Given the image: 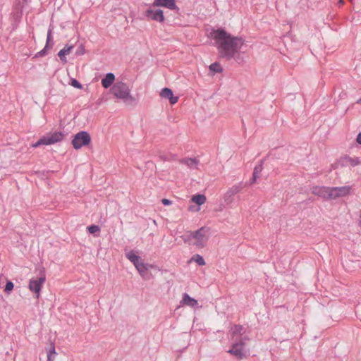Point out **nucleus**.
Returning <instances> with one entry per match:
<instances>
[{
  "mask_svg": "<svg viewBox=\"0 0 361 361\" xmlns=\"http://www.w3.org/2000/svg\"><path fill=\"white\" fill-rule=\"evenodd\" d=\"M360 161L358 157H350L349 156H345L341 158L339 160V164L342 166H355L358 164H360Z\"/></svg>",
  "mask_w": 361,
  "mask_h": 361,
  "instance_id": "obj_14",
  "label": "nucleus"
},
{
  "mask_svg": "<svg viewBox=\"0 0 361 361\" xmlns=\"http://www.w3.org/2000/svg\"><path fill=\"white\" fill-rule=\"evenodd\" d=\"M71 84L73 87H74L77 89L82 88V85L76 79H72Z\"/></svg>",
  "mask_w": 361,
  "mask_h": 361,
  "instance_id": "obj_32",
  "label": "nucleus"
},
{
  "mask_svg": "<svg viewBox=\"0 0 361 361\" xmlns=\"http://www.w3.org/2000/svg\"><path fill=\"white\" fill-rule=\"evenodd\" d=\"M46 277L44 271H41L40 276L37 279H31L29 283V289L36 294V298H39L42 284L45 282Z\"/></svg>",
  "mask_w": 361,
  "mask_h": 361,
  "instance_id": "obj_7",
  "label": "nucleus"
},
{
  "mask_svg": "<svg viewBox=\"0 0 361 361\" xmlns=\"http://www.w3.org/2000/svg\"><path fill=\"white\" fill-rule=\"evenodd\" d=\"M243 330V326L239 324L234 325L232 329V339H233L236 336H241Z\"/></svg>",
  "mask_w": 361,
  "mask_h": 361,
  "instance_id": "obj_21",
  "label": "nucleus"
},
{
  "mask_svg": "<svg viewBox=\"0 0 361 361\" xmlns=\"http://www.w3.org/2000/svg\"><path fill=\"white\" fill-rule=\"evenodd\" d=\"M262 164H263V160H261L260 164L257 165L254 168V171H253L254 174L259 176V174L261 173V171H262V169H263Z\"/></svg>",
  "mask_w": 361,
  "mask_h": 361,
  "instance_id": "obj_29",
  "label": "nucleus"
},
{
  "mask_svg": "<svg viewBox=\"0 0 361 361\" xmlns=\"http://www.w3.org/2000/svg\"><path fill=\"white\" fill-rule=\"evenodd\" d=\"M173 94V91L168 87L163 88L160 92V96L165 99H169Z\"/></svg>",
  "mask_w": 361,
  "mask_h": 361,
  "instance_id": "obj_22",
  "label": "nucleus"
},
{
  "mask_svg": "<svg viewBox=\"0 0 361 361\" xmlns=\"http://www.w3.org/2000/svg\"><path fill=\"white\" fill-rule=\"evenodd\" d=\"M180 163L187 165L190 169H197L200 163L199 160L196 158H183L180 159Z\"/></svg>",
  "mask_w": 361,
  "mask_h": 361,
  "instance_id": "obj_17",
  "label": "nucleus"
},
{
  "mask_svg": "<svg viewBox=\"0 0 361 361\" xmlns=\"http://www.w3.org/2000/svg\"><path fill=\"white\" fill-rule=\"evenodd\" d=\"M88 231L91 234H94L97 232H99L100 231V228L97 225H91L87 227Z\"/></svg>",
  "mask_w": 361,
  "mask_h": 361,
  "instance_id": "obj_28",
  "label": "nucleus"
},
{
  "mask_svg": "<svg viewBox=\"0 0 361 361\" xmlns=\"http://www.w3.org/2000/svg\"><path fill=\"white\" fill-rule=\"evenodd\" d=\"M259 178V176L258 175H256V174H252V180L251 181V184L254 183L256 180Z\"/></svg>",
  "mask_w": 361,
  "mask_h": 361,
  "instance_id": "obj_35",
  "label": "nucleus"
},
{
  "mask_svg": "<svg viewBox=\"0 0 361 361\" xmlns=\"http://www.w3.org/2000/svg\"><path fill=\"white\" fill-rule=\"evenodd\" d=\"M351 187L349 185L342 187H331V199L334 200L338 197H345L350 194Z\"/></svg>",
  "mask_w": 361,
  "mask_h": 361,
  "instance_id": "obj_9",
  "label": "nucleus"
},
{
  "mask_svg": "<svg viewBox=\"0 0 361 361\" xmlns=\"http://www.w3.org/2000/svg\"><path fill=\"white\" fill-rule=\"evenodd\" d=\"M174 158H175V156L173 154H170V155L160 154L159 155V159L164 161H170L171 159H174Z\"/></svg>",
  "mask_w": 361,
  "mask_h": 361,
  "instance_id": "obj_30",
  "label": "nucleus"
},
{
  "mask_svg": "<svg viewBox=\"0 0 361 361\" xmlns=\"http://www.w3.org/2000/svg\"><path fill=\"white\" fill-rule=\"evenodd\" d=\"M171 104H175L178 102V97H174L173 94L169 99Z\"/></svg>",
  "mask_w": 361,
  "mask_h": 361,
  "instance_id": "obj_33",
  "label": "nucleus"
},
{
  "mask_svg": "<svg viewBox=\"0 0 361 361\" xmlns=\"http://www.w3.org/2000/svg\"><path fill=\"white\" fill-rule=\"evenodd\" d=\"M73 47V46L66 45L63 49L59 51V52L58 53V56H59L61 61L66 62L65 56L71 52Z\"/></svg>",
  "mask_w": 361,
  "mask_h": 361,
  "instance_id": "obj_19",
  "label": "nucleus"
},
{
  "mask_svg": "<svg viewBox=\"0 0 361 361\" xmlns=\"http://www.w3.org/2000/svg\"><path fill=\"white\" fill-rule=\"evenodd\" d=\"M214 38L218 44L219 56L227 61L234 59L238 63L244 62L243 56L240 52L244 44L242 37H233L227 33L224 29L214 31Z\"/></svg>",
  "mask_w": 361,
  "mask_h": 361,
  "instance_id": "obj_1",
  "label": "nucleus"
},
{
  "mask_svg": "<svg viewBox=\"0 0 361 361\" xmlns=\"http://www.w3.org/2000/svg\"><path fill=\"white\" fill-rule=\"evenodd\" d=\"M209 70L214 73H221L223 71L222 68L221 67L220 64L218 62L212 63L209 66Z\"/></svg>",
  "mask_w": 361,
  "mask_h": 361,
  "instance_id": "obj_25",
  "label": "nucleus"
},
{
  "mask_svg": "<svg viewBox=\"0 0 361 361\" xmlns=\"http://www.w3.org/2000/svg\"><path fill=\"white\" fill-rule=\"evenodd\" d=\"M244 185L242 183H238V185H235L232 186L231 188L228 190V191L224 195V202L226 204H229L233 202V197L240 192V190L243 188Z\"/></svg>",
  "mask_w": 361,
  "mask_h": 361,
  "instance_id": "obj_10",
  "label": "nucleus"
},
{
  "mask_svg": "<svg viewBox=\"0 0 361 361\" xmlns=\"http://www.w3.org/2000/svg\"><path fill=\"white\" fill-rule=\"evenodd\" d=\"M135 268L141 276L144 277L145 276L147 270L142 261Z\"/></svg>",
  "mask_w": 361,
  "mask_h": 361,
  "instance_id": "obj_24",
  "label": "nucleus"
},
{
  "mask_svg": "<svg viewBox=\"0 0 361 361\" xmlns=\"http://www.w3.org/2000/svg\"><path fill=\"white\" fill-rule=\"evenodd\" d=\"M51 34H52V30L51 28H49L47 32L46 45L42 50H41L40 51H39L36 54L35 57L44 56L47 54V50L52 48L54 44H53V42H51V40H52Z\"/></svg>",
  "mask_w": 361,
  "mask_h": 361,
  "instance_id": "obj_13",
  "label": "nucleus"
},
{
  "mask_svg": "<svg viewBox=\"0 0 361 361\" xmlns=\"http://www.w3.org/2000/svg\"><path fill=\"white\" fill-rule=\"evenodd\" d=\"M115 80V75L112 73H107L104 78L102 79V85L105 88L107 89L111 87Z\"/></svg>",
  "mask_w": 361,
  "mask_h": 361,
  "instance_id": "obj_16",
  "label": "nucleus"
},
{
  "mask_svg": "<svg viewBox=\"0 0 361 361\" xmlns=\"http://www.w3.org/2000/svg\"><path fill=\"white\" fill-rule=\"evenodd\" d=\"M126 256L136 267L142 260L140 257L137 255L133 250H130L126 253Z\"/></svg>",
  "mask_w": 361,
  "mask_h": 361,
  "instance_id": "obj_18",
  "label": "nucleus"
},
{
  "mask_svg": "<svg viewBox=\"0 0 361 361\" xmlns=\"http://www.w3.org/2000/svg\"><path fill=\"white\" fill-rule=\"evenodd\" d=\"M91 142V137L86 131L78 133L72 140V145L75 149H79L82 147L88 145Z\"/></svg>",
  "mask_w": 361,
  "mask_h": 361,
  "instance_id": "obj_6",
  "label": "nucleus"
},
{
  "mask_svg": "<svg viewBox=\"0 0 361 361\" xmlns=\"http://www.w3.org/2000/svg\"><path fill=\"white\" fill-rule=\"evenodd\" d=\"M152 7H165L171 10L178 9L175 0H154L151 4Z\"/></svg>",
  "mask_w": 361,
  "mask_h": 361,
  "instance_id": "obj_12",
  "label": "nucleus"
},
{
  "mask_svg": "<svg viewBox=\"0 0 361 361\" xmlns=\"http://www.w3.org/2000/svg\"><path fill=\"white\" fill-rule=\"evenodd\" d=\"M85 53V47L83 44H80V46L78 47L76 51H75V55L77 56H81V55H83Z\"/></svg>",
  "mask_w": 361,
  "mask_h": 361,
  "instance_id": "obj_31",
  "label": "nucleus"
},
{
  "mask_svg": "<svg viewBox=\"0 0 361 361\" xmlns=\"http://www.w3.org/2000/svg\"><path fill=\"white\" fill-rule=\"evenodd\" d=\"M209 230L210 228L209 227L202 226L195 231L190 232L189 238L196 240L194 243L195 245L199 247H203L207 240L206 235L209 233Z\"/></svg>",
  "mask_w": 361,
  "mask_h": 361,
  "instance_id": "obj_5",
  "label": "nucleus"
},
{
  "mask_svg": "<svg viewBox=\"0 0 361 361\" xmlns=\"http://www.w3.org/2000/svg\"><path fill=\"white\" fill-rule=\"evenodd\" d=\"M13 287H14L13 283L12 281H8L6 282V286H5V288H4V292L7 295H9L11 293V292L13 290Z\"/></svg>",
  "mask_w": 361,
  "mask_h": 361,
  "instance_id": "obj_26",
  "label": "nucleus"
},
{
  "mask_svg": "<svg viewBox=\"0 0 361 361\" xmlns=\"http://www.w3.org/2000/svg\"><path fill=\"white\" fill-rule=\"evenodd\" d=\"M357 142L361 145V132L357 136Z\"/></svg>",
  "mask_w": 361,
  "mask_h": 361,
  "instance_id": "obj_36",
  "label": "nucleus"
},
{
  "mask_svg": "<svg viewBox=\"0 0 361 361\" xmlns=\"http://www.w3.org/2000/svg\"><path fill=\"white\" fill-rule=\"evenodd\" d=\"M161 202L164 205H166V206L171 205L172 203V202L171 200H169L168 199H165V198L161 200Z\"/></svg>",
  "mask_w": 361,
  "mask_h": 361,
  "instance_id": "obj_34",
  "label": "nucleus"
},
{
  "mask_svg": "<svg viewBox=\"0 0 361 361\" xmlns=\"http://www.w3.org/2000/svg\"><path fill=\"white\" fill-rule=\"evenodd\" d=\"M112 94L118 99L123 100L126 104L130 105L135 102V99L130 94L128 85L123 82H117L111 89Z\"/></svg>",
  "mask_w": 361,
  "mask_h": 361,
  "instance_id": "obj_2",
  "label": "nucleus"
},
{
  "mask_svg": "<svg viewBox=\"0 0 361 361\" xmlns=\"http://www.w3.org/2000/svg\"><path fill=\"white\" fill-rule=\"evenodd\" d=\"M56 355H54V354H51V359H53V360H54V357H55Z\"/></svg>",
  "mask_w": 361,
  "mask_h": 361,
  "instance_id": "obj_38",
  "label": "nucleus"
},
{
  "mask_svg": "<svg viewBox=\"0 0 361 361\" xmlns=\"http://www.w3.org/2000/svg\"><path fill=\"white\" fill-rule=\"evenodd\" d=\"M360 218L361 219V210H360Z\"/></svg>",
  "mask_w": 361,
  "mask_h": 361,
  "instance_id": "obj_40",
  "label": "nucleus"
},
{
  "mask_svg": "<svg viewBox=\"0 0 361 361\" xmlns=\"http://www.w3.org/2000/svg\"><path fill=\"white\" fill-rule=\"evenodd\" d=\"M340 4H343V1L341 0Z\"/></svg>",
  "mask_w": 361,
  "mask_h": 361,
  "instance_id": "obj_39",
  "label": "nucleus"
},
{
  "mask_svg": "<svg viewBox=\"0 0 361 361\" xmlns=\"http://www.w3.org/2000/svg\"><path fill=\"white\" fill-rule=\"evenodd\" d=\"M360 102H361V99H360Z\"/></svg>",
  "mask_w": 361,
  "mask_h": 361,
  "instance_id": "obj_41",
  "label": "nucleus"
},
{
  "mask_svg": "<svg viewBox=\"0 0 361 361\" xmlns=\"http://www.w3.org/2000/svg\"><path fill=\"white\" fill-rule=\"evenodd\" d=\"M312 193L324 199H331V188L315 186L312 188Z\"/></svg>",
  "mask_w": 361,
  "mask_h": 361,
  "instance_id": "obj_11",
  "label": "nucleus"
},
{
  "mask_svg": "<svg viewBox=\"0 0 361 361\" xmlns=\"http://www.w3.org/2000/svg\"><path fill=\"white\" fill-rule=\"evenodd\" d=\"M65 135L61 132H54L50 133L42 138H40L37 142L32 144V146L35 148L38 147L41 145H53L56 142H61L63 140Z\"/></svg>",
  "mask_w": 361,
  "mask_h": 361,
  "instance_id": "obj_3",
  "label": "nucleus"
},
{
  "mask_svg": "<svg viewBox=\"0 0 361 361\" xmlns=\"http://www.w3.org/2000/svg\"><path fill=\"white\" fill-rule=\"evenodd\" d=\"M192 202H195L197 205L200 206L205 203L207 198L205 195L198 194L192 196L191 199Z\"/></svg>",
  "mask_w": 361,
  "mask_h": 361,
  "instance_id": "obj_20",
  "label": "nucleus"
},
{
  "mask_svg": "<svg viewBox=\"0 0 361 361\" xmlns=\"http://www.w3.org/2000/svg\"><path fill=\"white\" fill-rule=\"evenodd\" d=\"M144 16L148 20H154L159 23H163L165 20L163 11L159 8L154 10L151 6L145 11Z\"/></svg>",
  "mask_w": 361,
  "mask_h": 361,
  "instance_id": "obj_8",
  "label": "nucleus"
},
{
  "mask_svg": "<svg viewBox=\"0 0 361 361\" xmlns=\"http://www.w3.org/2000/svg\"><path fill=\"white\" fill-rule=\"evenodd\" d=\"M247 339L246 336L240 337L232 344L231 348L228 350V353L234 355L239 360L245 359L247 357L246 353L244 350L245 345V341Z\"/></svg>",
  "mask_w": 361,
  "mask_h": 361,
  "instance_id": "obj_4",
  "label": "nucleus"
},
{
  "mask_svg": "<svg viewBox=\"0 0 361 361\" xmlns=\"http://www.w3.org/2000/svg\"><path fill=\"white\" fill-rule=\"evenodd\" d=\"M190 260L195 262L200 266H204L205 264L204 258L198 254L193 255Z\"/></svg>",
  "mask_w": 361,
  "mask_h": 361,
  "instance_id": "obj_23",
  "label": "nucleus"
},
{
  "mask_svg": "<svg viewBox=\"0 0 361 361\" xmlns=\"http://www.w3.org/2000/svg\"><path fill=\"white\" fill-rule=\"evenodd\" d=\"M51 354L56 355L54 344H51V347L47 351V361H53V359H51Z\"/></svg>",
  "mask_w": 361,
  "mask_h": 361,
  "instance_id": "obj_27",
  "label": "nucleus"
},
{
  "mask_svg": "<svg viewBox=\"0 0 361 361\" xmlns=\"http://www.w3.org/2000/svg\"><path fill=\"white\" fill-rule=\"evenodd\" d=\"M180 303L183 305H188L191 307H195L198 305L197 300L191 298L188 293L183 295Z\"/></svg>",
  "mask_w": 361,
  "mask_h": 361,
  "instance_id": "obj_15",
  "label": "nucleus"
},
{
  "mask_svg": "<svg viewBox=\"0 0 361 361\" xmlns=\"http://www.w3.org/2000/svg\"><path fill=\"white\" fill-rule=\"evenodd\" d=\"M145 266L147 267V270H148L149 269L154 268V265L149 264H147V263H145Z\"/></svg>",
  "mask_w": 361,
  "mask_h": 361,
  "instance_id": "obj_37",
  "label": "nucleus"
}]
</instances>
